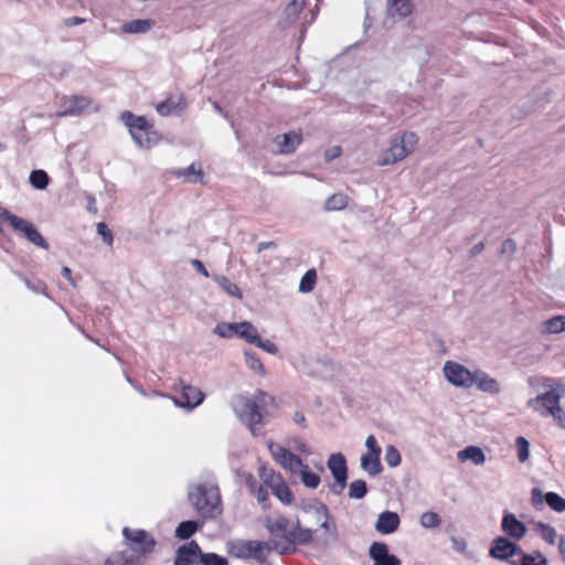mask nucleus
Here are the masks:
<instances>
[{"label": "nucleus", "mask_w": 565, "mask_h": 565, "mask_svg": "<svg viewBox=\"0 0 565 565\" xmlns=\"http://www.w3.org/2000/svg\"><path fill=\"white\" fill-rule=\"evenodd\" d=\"M348 205V196L343 193H334L324 203L326 211H341Z\"/></svg>", "instance_id": "36"}, {"label": "nucleus", "mask_w": 565, "mask_h": 565, "mask_svg": "<svg viewBox=\"0 0 565 565\" xmlns=\"http://www.w3.org/2000/svg\"><path fill=\"white\" fill-rule=\"evenodd\" d=\"M521 553L522 548L507 536H497L489 551V555L499 561H508L512 556H520Z\"/></svg>", "instance_id": "7"}, {"label": "nucleus", "mask_w": 565, "mask_h": 565, "mask_svg": "<svg viewBox=\"0 0 565 565\" xmlns=\"http://www.w3.org/2000/svg\"><path fill=\"white\" fill-rule=\"evenodd\" d=\"M0 216L6 222H8L15 231H19L21 233H23L24 230L31 224L29 221L12 214L7 209H0Z\"/></svg>", "instance_id": "33"}, {"label": "nucleus", "mask_w": 565, "mask_h": 565, "mask_svg": "<svg viewBox=\"0 0 565 565\" xmlns=\"http://www.w3.org/2000/svg\"><path fill=\"white\" fill-rule=\"evenodd\" d=\"M199 529V523L193 520L181 522L175 529V536L180 540L190 539Z\"/></svg>", "instance_id": "35"}, {"label": "nucleus", "mask_w": 565, "mask_h": 565, "mask_svg": "<svg viewBox=\"0 0 565 565\" xmlns=\"http://www.w3.org/2000/svg\"><path fill=\"white\" fill-rule=\"evenodd\" d=\"M536 530L540 532L541 537L551 545L556 543V530L550 524L537 522Z\"/></svg>", "instance_id": "45"}, {"label": "nucleus", "mask_w": 565, "mask_h": 565, "mask_svg": "<svg viewBox=\"0 0 565 565\" xmlns=\"http://www.w3.org/2000/svg\"><path fill=\"white\" fill-rule=\"evenodd\" d=\"M361 468L372 477L380 475L383 470L380 457L374 459L373 455L369 452L362 455Z\"/></svg>", "instance_id": "30"}, {"label": "nucleus", "mask_w": 565, "mask_h": 565, "mask_svg": "<svg viewBox=\"0 0 565 565\" xmlns=\"http://www.w3.org/2000/svg\"><path fill=\"white\" fill-rule=\"evenodd\" d=\"M269 492L266 488L260 486L257 490V502L263 507L264 510L269 508Z\"/></svg>", "instance_id": "58"}, {"label": "nucleus", "mask_w": 565, "mask_h": 565, "mask_svg": "<svg viewBox=\"0 0 565 565\" xmlns=\"http://www.w3.org/2000/svg\"><path fill=\"white\" fill-rule=\"evenodd\" d=\"M24 236L32 244L42 247L44 249L49 248L47 242L43 238L41 233L36 230V227L31 223L23 232Z\"/></svg>", "instance_id": "38"}, {"label": "nucleus", "mask_w": 565, "mask_h": 565, "mask_svg": "<svg viewBox=\"0 0 565 565\" xmlns=\"http://www.w3.org/2000/svg\"><path fill=\"white\" fill-rule=\"evenodd\" d=\"M543 387H551L550 391L527 401V406L539 412L542 416H550V413L559 407L561 398L565 393L563 385L552 387L550 380L545 379Z\"/></svg>", "instance_id": "4"}, {"label": "nucleus", "mask_w": 565, "mask_h": 565, "mask_svg": "<svg viewBox=\"0 0 565 565\" xmlns=\"http://www.w3.org/2000/svg\"><path fill=\"white\" fill-rule=\"evenodd\" d=\"M501 529L509 539L522 540L526 534V526L511 512H504Z\"/></svg>", "instance_id": "15"}, {"label": "nucleus", "mask_w": 565, "mask_h": 565, "mask_svg": "<svg viewBox=\"0 0 565 565\" xmlns=\"http://www.w3.org/2000/svg\"><path fill=\"white\" fill-rule=\"evenodd\" d=\"M213 279L220 286V288L228 296L234 297L236 299L243 298V294L238 286L232 282L227 277L222 275H215Z\"/></svg>", "instance_id": "31"}, {"label": "nucleus", "mask_w": 565, "mask_h": 565, "mask_svg": "<svg viewBox=\"0 0 565 565\" xmlns=\"http://www.w3.org/2000/svg\"><path fill=\"white\" fill-rule=\"evenodd\" d=\"M315 530L301 527L300 521L297 519L295 525L288 534L286 535V542L287 545L280 546L279 543H274V548L280 554H289L295 548L291 546V544H299V545H308L313 540Z\"/></svg>", "instance_id": "5"}, {"label": "nucleus", "mask_w": 565, "mask_h": 565, "mask_svg": "<svg viewBox=\"0 0 565 565\" xmlns=\"http://www.w3.org/2000/svg\"><path fill=\"white\" fill-rule=\"evenodd\" d=\"M441 523L439 515L435 512L428 511L422 514L420 525L426 529L437 527Z\"/></svg>", "instance_id": "51"}, {"label": "nucleus", "mask_w": 565, "mask_h": 565, "mask_svg": "<svg viewBox=\"0 0 565 565\" xmlns=\"http://www.w3.org/2000/svg\"><path fill=\"white\" fill-rule=\"evenodd\" d=\"M274 402V398L263 391H257L252 397L236 396L233 411L245 423L252 434L256 435V425L263 424V411Z\"/></svg>", "instance_id": "2"}, {"label": "nucleus", "mask_w": 565, "mask_h": 565, "mask_svg": "<svg viewBox=\"0 0 565 565\" xmlns=\"http://www.w3.org/2000/svg\"><path fill=\"white\" fill-rule=\"evenodd\" d=\"M105 565H137L132 557H128L126 552H118L110 555L105 561Z\"/></svg>", "instance_id": "46"}, {"label": "nucleus", "mask_w": 565, "mask_h": 565, "mask_svg": "<svg viewBox=\"0 0 565 565\" xmlns=\"http://www.w3.org/2000/svg\"><path fill=\"white\" fill-rule=\"evenodd\" d=\"M96 230H97L98 235L102 236L103 242L106 245L111 246L114 243V236H113L111 231L108 228V226L104 222H99L96 225Z\"/></svg>", "instance_id": "54"}, {"label": "nucleus", "mask_w": 565, "mask_h": 565, "mask_svg": "<svg viewBox=\"0 0 565 565\" xmlns=\"http://www.w3.org/2000/svg\"><path fill=\"white\" fill-rule=\"evenodd\" d=\"M347 479L348 478H344L341 482L342 483H339V481H335L334 480V483L331 486V490L334 494L339 495L342 493V491L345 489L347 487Z\"/></svg>", "instance_id": "63"}, {"label": "nucleus", "mask_w": 565, "mask_h": 565, "mask_svg": "<svg viewBox=\"0 0 565 565\" xmlns=\"http://www.w3.org/2000/svg\"><path fill=\"white\" fill-rule=\"evenodd\" d=\"M122 535L126 540L139 544L138 552L141 554L151 553L156 546V540L145 530L131 531L128 527H124Z\"/></svg>", "instance_id": "14"}, {"label": "nucleus", "mask_w": 565, "mask_h": 565, "mask_svg": "<svg viewBox=\"0 0 565 565\" xmlns=\"http://www.w3.org/2000/svg\"><path fill=\"white\" fill-rule=\"evenodd\" d=\"M121 119L125 125L129 128L130 134H139V130L150 129L148 120L142 116H136L130 111H124Z\"/></svg>", "instance_id": "22"}, {"label": "nucleus", "mask_w": 565, "mask_h": 565, "mask_svg": "<svg viewBox=\"0 0 565 565\" xmlns=\"http://www.w3.org/2000/svg\"><path fill=\"white\" fill-rule=\"evenodd\" d=\"M265 550H267V552H270L271 550L275 548L267 542L245 541L238 545V552L236 553V556L241 558L250 557L256 559L257 562H264L266 559V555L264 553Z\"/></svg>", "instance_id": "10"}, {"label": "nucleus", "mask_w": 565, "mask_h": 565, "mask_svg": "<svg viewBox=\"0 0 565 565\" xmlns=\"http://www.w3.org/2000/svg\"><path fill=\"white\" fill-rule=\"evenodd\" d=\"M399 516L396 512L384 511L379 514L375 530L381 534H391L398 529Z\"/></svg>", "instance_id": "17"}, {"label": "nucleus", "mask_w": 565, "mask_h": 565, "mask_svg": "<svg viewBox=\"0 0 565 565\" xmlns=\"http://www.w3.org/2000/svg\"><path fill=\"white\" fill-rule=\"evenodd\" d=\"M200 563L202 565H228L227 559L216 553H203Z\"/></svg>", "instance_id": "53"}, {"label": "nucleus", "mask_w": 565, "mask_h": 565, "mask_svg": "<svg viewBox=\"0 0 565 565\" xmlns=\"http://www.w3.org/2000/svg\"><path fill=\"white\" fill-rule=\"evenodd\" d=\"M268 449L271 454V456L274 457V459L279 462V460L286 455V452H288L289 449L280 446L279 444H276V443H269L268 444Z\"/></svg>", "instance_id": "56"}, {"label": "nucleus", "mask_w": 565, "mask_h": 565, "mask_svg": "<svg viewBox=\"0 0 565 565\" xmlns=\"http://www.w3.org/2000/svg\"><path fill=\"white\" fill-rule=\"evenodd\" d=\"M413 11L412 0H387V14L392 18L404 19Z\"/></svg>", "instance_id": "20"}, {"label": "nucleus", "mask_w": 565, "mask_h": 565, "mask_svg": "<svg viewBox=\"0 0 565 565\" xmlns=\"http://www.w3.org/2000/svg\"><path fill=\"white\" fill-rule=\"evenodd\" d=\"M86 20L78 17H71L65 19L64 24L68 28L84 23Z\"/></svg>", "instance_id": "64"}, {"label": "nucleus", "mask_w": 565, "mask_h": 565, "mask_svg": "<svg viewBox=\"0 0 565 565\" xmlns=\"http://www.w3.org/2000/svg\"><path fill=\"white\" fill-rule=\"evenodd\" d=\"M516 250V243L508 238L501 245V254L512 255Z\"/></svg>", "instance_id": "59"}, {"label": "nucleus", "mask_w": 565, "mask_h": 565, "mask_svg": "<svg viewBox=\"0 0 565 565\" xmlns=\"http://www.w3.org/2000/svg\"><path fill=\"white\" fill-rule=\"evenodd\" d=\"M547 333L556 334L565 331V316H556L544 322Z\"/></svg>", "instance_id": "44"}, {"label": "nucleus", "mask_w": 565, "mask_h": 565, "mask_svg": "<svg viewBox=\"0 0 565 565\" xmlns=\"http://www.w3.org/2000/svg\"><path fill=\"white\" fill-rule=\"evenodd\" d=\"M327 466L335 481L340 482L348 478L347 460L341 452L332 454L327 461Z\"/></svg>", "instance_id": "18"}, {"label": "nucleus", "mask_w": 565, "mask_h": 565, "mask_svg": "<svg viewBox=\"0 0 565 565\" xmlns=\"http://www.w3.org/2000/svg\"><path fill=\"white\" fill-rule=\"evenodd\" d=\"M237 335L252 344L259 337L257 329L248 321L237 322Z\"/></svg>", "instance_id": "32"}, {"label": "nucleus", "mask_w": 565, "mask_h": 565, "mask_svg": "<svg viewBox=\"0 0 565 565\" xmlns=\"http://www.w3.org/2000/svg\"><path fill=\"white\" fill-rule=\"evenodd\" d=\"M154 22L150 19H136L129 22H125L121 25V30L125 33L131 34H143L147 33L152 26Z\"/></svg>", "instance_id": "25"}, {"label": "nucleus", "mask_w": 565, "mask_h": 565, "mask_svg": "<svg viewBox=\"0 0 565 565\" xmlns=\"http://www.w3.org/2000/svg\"><path fill=\"white\" fill-rule=\"evenodd\" d=\"M254 344L270 354H276L278 352V349L274 342L270 340H263L260 337L257 338V341Z\"/></svg>", "instance_id": "57"}, {"label": "nucleus", "mask_w": 565, "mask_h": 565, "mask_svg": "<svg viewBox=\"0 0 565 565\" xmlns=\"http://www.w3.org/2000/svg\"><path fill=\"white\" fill-rule=\"evenodd\" d=\"M265 484L271 489L273 494L281 503L291 504L294 502V494L279 473L270 471V478H265Z\"/></svg>", "instance_id": "12"}, {"label": "nucleus", "mask_w": 565, "mask_h": 565, "mask_svg": "<svg viewBox=\"0 0 565 565\" xmlns=\"http://www.w3.org/2000/svg\"><path fill=\"white\" fill-rule=\"evenodd\" d=\"M547 558L540 551H534L530 554L522 551L520 559L510 561L511 565H547Z\"/></svg>", "instance_id": "27"}, {"label": "nucleus", "mask_w": 565, "mask_h": 565, "mask_svg": "<svg viewBox=\"0 0 565 565\" xmlns=\"http://www.w3.org/2000/svg\"><path fill=\"white\" fill-rule=\"evenodd\" d=\"M188 497L198 513L204 519H215L222 513L220 489L213 482L190 486Z\"/></svg>", "instance_id": "1"}, {"label": "nucleus", "mask_w": 565, "mask_h": 565, "mask_svg": "<svg viewBox=\"0 0 565 565\" xmlns=\"http://www.w3.org/2000/svg\"><path fill=\"white\" fill-rule=\"evenodd\" d=\"M288 525H289V521L284 515H279L275 520L267 519L265 522V526L271 535L280 536L285 541H286V535L290 531L288 529Z\"/></svg>", "instance_id": "23"}, {"label": "nucleus", "mask_w": 565, "mask_h": 565, "mask_svg": "<svg viewBox=\"0 0 565 565\" xmlns=\"http://www.w3.org/2000/svg\"><path fill=\"white\" fill-rule=\"evenodd\" d=\"M417 141L415 132H404L399 138L393 139L390 148L381 153L379 164L388 166L403 160L414 150Z\"/></svg>", "instance_id": "3"}, {"label": "nucleus", "mask_w": 565, "mask_h": 565, "mask_svg": "<svg viewBox=\"0 0 565 565\" xmlns=\"http://www.w3.org/2000/svg\"><path fill=\"white\" fill-rule=\"evenodd\" d=\"M191 265L198 273L202 274L204 277L210 276L207 269L205 268L204 264L200 259H192Z\"/></svg>", "instance_id": "61"}, {"label": "nucleus", "mask_w": 565, "mask_h": 565, "mask_svg": "<svg viewBox=\"0 0 565 565\" xmlns=\"http://www.w3.org/2000/svg\"><path fill=\"white\" fill-rule=\"evenodd\" d=\"M297 507L305 513H313L317 522L320 521V515H328V507L318 499L301 500Z\"/></svg>", "instance_id": "21"}, {"label": "nucleus", "mask_w": 565, "mask_h": 565, "mask_svg": "<svg viewBox=\"0 0 565 565\" xmlns=\"http://www.w3.org/2000/svg\"><path fill=\"white\" fill-rule=\"evenodd\" d=\"M30 183L34 189L44 190L50 182V178L44 170H33L30 173Z\"/></svg>", "instance_id": "42"}, {"label": "nucleus", "mask_w": 565, "mask_h": 565, "mask_svg": "<svg viewBox=\"0 0 565 565\" xmlns=\"http://www.w3.org/2000/svg\"><path fill=\"white\" fill-rule=\"evenodd\" d=\"M300 472L301 482L309 489H316L320 484V477L310 471L308 466L303 463V467L298 470Z\"/></svg>", "instance_id": "39"}, {"label": "nucleus", "mask_w": 565, "mask_h": 565, "mask_svg": "<svg viewBox=\"0 0 565 565\" xmlns=\"http://www.w3.org/2000/svg\"><path fill=\"white\" fill-rule=\"evenodd\" d=\"M331 519V515H330V512L328 511V515H320V527L327 533V534H330L333 539V541H337L338 540V532H337V526L334 524V522H331L330 521Z\"/></svg>", "instance_id": "52"}, {"label": "nucleus", "mask_w": 565, "mask_h": 565, "mask_svg": "<svg viewBox=\"0 0 565 565\" xmlns=\"http://www.w3.org/2000/svg\"><path fill=\"white\" fill-rule=\"evenodd\" d=\"M175 390H180L181 398L175 401V404L180 407H186L193 409L198 407L204 399L203 392L191 385H186L183 381L175 384Z\"/></svg>", "instance_id": "11"}, {"label": "nucleus", "mask_w": 565, "mask_h": 565, "mask_svg": "<svg viewBox=\"0 0 565 565\" xmlns=\"http://www.w3.org/2000/svg\"><path fill=\"white\" fill-rule=\"evenodd\" d=\"M214 333L221 338H232L234 334L237 335V323H218L214 328Z\"/></svg>", "instance_id": "48"}, {"label": "nucleus", "mask_w": 565, "mask_h": 565, "mask_svg": "<svg viewBox=\"0 0 565 565\" xmlns=\"http://www.w3.org/2000/svg\"><path fill=\"white\" fill-rule=\"evenodd\" d=\"M444 375L456 386L466 388L473 386V372L458 362L447 361L444 365Z\"/></svg>", "instance_id": "6"}, {"label": "nucleus", "mask_w": 565, "mask_h": 565, "mask_svg": "<svg viewBox=\"0 0 565 565\" xmlns=\"http://www.w3.org/2000/svg\"><path fill=\"white\" fill-rule=\"evenodd\" d=\"M458 458L461 461L471 460L476 465H482L486 462V455L483 450L478 446H468L458 452Z\"/></svg>", "instance_id": "28"}, {"label": "nucleus", "mask_w": 565, "mask_h": 565, "mask_svg": "<svg viewBox=\"0 0 565 565\" xmlns=\"http://www.w3.org/2000/svg\"><path fill=\"white\" fill-rule=\"evenodd\" d=\"M473 385L487 393L498 394L500 392V385L498 381L493 377H490L487 373L482 371L473 372Z\"/></svg>", "instance_id": "19"}, {"label": "nucleus", "mask_w": 565, "mask_h": 565, "mask_svg": "<svg viewBox=\"0 0 565 565\" xmlns=\"http://www.w3.org/2000/svg\"><path fill=\"white\" fill-rule=\"evenodd\" d=\"M90 105V99L82 95H70L61 98V109L56 117L79 116Z\"/></svg>", "instance_id": "8"}, {"label": "nucleus", "mask_w": 565, "mask_h": 565, "mask_svg": "<svg viewBox=\"0 0 565 565\" xmlns=\"http://www.w3.org/2000/svg\"><path fill=\"white\" fill-rule=\"evenodd\" d=\"M139 148L149 149L157 142V134L150 129L139 130V134H130Z\"/></svg>", "instance_id": "29"}, {"label": "nucleus", "mask_w": 565, "mask_h": 565, "mask_svg": "<svg viewBox=\"0 0 565 565\" xmlns=\"http://www.w3.org/2000/svg\"><path fill=\"white\" fill-rule=\"evenodd\" d=\"M317 281V271L311 268L305 273L299 282V291L307 294L313 290Z\"/></svg>", "instance_id": "41"}, {"label": "nucleus", "mask_w": 565, "mask_h": 565, "mask_svg": "<svg viewBox=\"0 0 565 565\" xmlns=\"http://www.w3.org/2000/svg\"><path fill=\"white\" fill-rule=\"evenodd\" d=\"M301 132L295 130L278 135L274 138V143L277 147V152L280 154L294 153L301 143Z\"/></svg>", "instance_id": "16"}, {"label": "nucleus", "mask_w": 565, "mask_h": 565, "mask_svg": "<svg viewBox=\"0 0 565 565\" xmlns=\"http://www.w3.org/2000/svg\"><path fill=\"white\" fill-rule=\"evenodd\" d=\"M515 443H516V447H518L519 460L521 462H525L529 459V456H530V443L523 436L516 437Z\"/></svg>", "instance_id": "50"}, {"label": "nucleus", "mask_w": 565, "mask_h": 565, "mask_svg": "<svg viewBox=\"0 0 565 565\" xmlns=\"http://www.w3.org/2000/svg\"><path fill=\"white\" fill-rule=\"evenodd\" d=\"M177 178H183L184 181L196 183L202 180L203 171L200 162H193L184 169L174 171Z\"/></svg>", "instance_id": "24"}, {"label": "nucleus", "mask_w": 565, "mask_h": 565, "mask_svg": "<svg viewBox=\"0 0 565 565\" xmlns=\"http://www.w3.org/2000/svg\"><path fill=\"white\" fill-rule=\"evenodd\" d=\"M550 416H553V418L557 422V424L562 428H565V413L561 406L557 407L556 409H554L553 412H551Z\"/></svg>", "instance_id": "60"}, {"label": "nucleus", "mask_w": 565, "mask_h": 565, "mask_svg": "<svg viewBox=\"0 0 565 565\" xmlns=\"http://www.w3.org/2000/svg\"><path fill=\"white\" fill-rule=\"evenodd\" d=\"M284 469L291 473H297L303 467V461L290 450L278 462Z\"/></svg>", "instance_id": "34"}, {"label": "nucleus", "mask_w": 565, "mask_h": 565, "mask_svg": "<svg viewBox=\"0 0 565 565\" xmlns=\"http://www.w3.org/2000/svg\"><path fill=\"white\" fill-rule=\"evenodd\" d=\"M244 354H245L246 364L252 370L256 371L259 374L265 373V367L255 352L247 350V351H245Z\"/></svg>", "instance_id": "49"}, {"label": "nucleus", "mask_w": 565, "mask_h": 565, "mask_svg": "<svg viewBox=\"0 0 565 565\" xmlns=\"http://www.w3.org/2000/svg\"><path fill=\"white\" fill-rule=\"evenodd\" d=\"M202 554L203 552L195 541L183 544L178 548V556L185 557L188 559L194 556H199L201 558Z\"/></svg>", "instance_id": "43"}, {"label": "nucleus", "mask_w": 565, "mask_h": 565, "mask_svg": "<svg viewBox=\"0 0 565 565\" xmlns=\"http://www.w3.org/2000/svg\"><path fill=\"white\" fill-rule=\"evenodd\" d=\"M184 107H185V103L182 97H178V98L170 97L157 105V111L161 116H168L173 113L183 110Z\"/></svg>", "instance_id": "26"}, {"label": "nucleus", "mask_w": 565, "mask_h": 565, "mask_svg": "<svg viewBox=\"0 0 565 565\" xmlns=\"http://www.w3.org/2000/svg\"><path fill=\"white\" fill-rule=\"evenodd\" d=\"M306 7V0H292L285 8L286 20L291 23L296 21Z\"/></svg>", "instance_id": "37"}, {"label": "nucleus", "mask_w": 565, "mask_h": 565, "mask_svg": "<svg viewBox=\"0 0 565 565\" xmlns=\"http://www.w3.org/2000/svg\"><path fill=\"white\" fill-rule=\"evenodd\" d=\"M340 154H341V147L335 146V147H332L329 150H327L324 157H326L327 161H332L333 159L338 158Z\"/></svg>", "instance_id": "62"}, {"label": "nucleus", "mask_w": 565, "mask_h": 565, "mask_svg": "<svg viewBox=\"0 0 565 565\" xmlns=\"http://www.w3.org/2000/svg\"><path fill=\"white\" fill-rule=\"evenodd\" d=\"M532 505L536 510L543 509L544 501L554 511L561 513L565 511V499L558 493L550 491L546 494L540 488H533L531 491Z\"/></svg>", "instance_id": "9"}, {"label": "nucleus", "mask_w": 565, "mask_h": 565, "mask_svg": "<svg viewBox=\"0 0 565 565\" xmlns=\"http://www.w3.org/2000/svg\"><path fill=\"white\" fill-rule=\"evenodd\" d=\"M369 555L373 565H402L399 558L388 551L387 544L373 542L369 548Z\"/></svg>", "instance_id": "13"}, {"label": "nucleus", "mask_w": 565, "mask_h": 565, "mask_svg": "<svg viewBox=\"0 0 565 565\" xmlns=\"http://www.w3.org/2000/svg\"><path fill=\"white\" fill-rule=\"evenodd\" d=\"M367 493V484L364 480H354L349 486L348 497L350 499L360 500L363 499Z\"/></svg>", "instance_id": "40"}, {"label": "nucleus", "mask_w": 565, "mask_h": 565, "mask_svg": "<svg viewBox=\"0 0 565 565\" xmlns=\"http://www.w3.org/2000/svg\"><path fill=\"white\" fill-rule=\"evenodd\" d=\"M385 461L391 468L399 466L402 457L397 448L393 445H388L385 448Z\"/></svg>", "instance_id": "47"}, {"label": "nucleus", "mask_w": 565, "mask_h": 565, "mask_svg": "<svg viewBox=\"0 0 565 565\" xmlns=\"http://www.w3.org/2000/svg\"><path fill=\"white\" fill-rule=\"evenodd\" d=\"M365 447L367 448V452L373 455L374 459L381 456L382 449L373 435L366 437Z\"/></svg>", "instance_id": "55"}]
</instances>
